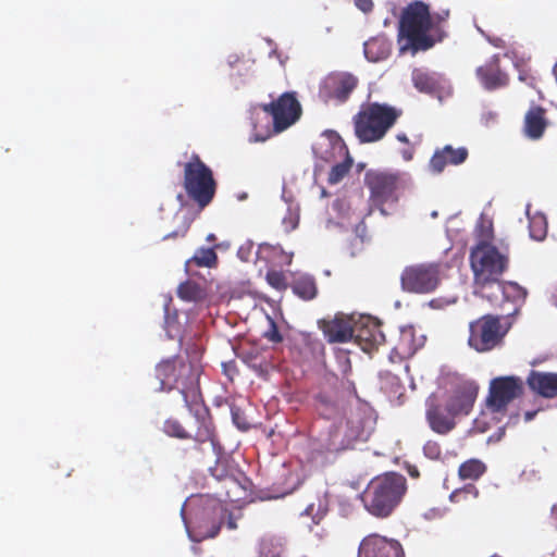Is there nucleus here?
<instances>
[{
	"label": "nucleus",
	"mask_w": 557,
	"mask_h": 557,
	"mask_svg": "<svg viewBox=\"0 0 557 557\" xmlns=\"http://www.w3.org/2000/svg\"><path fill=\"white\" fill-rule=\"evenodd\" d=\"M397 139L404 144H408L409 139L406 134L401 133L397 135Z\"/></svg>",
	"instance_id": "09e8293b"
},
{
	"label": "nucleus",
	"mask_w": 557,
	"mask_h": 557,
	"mask_svg": "<svg viewBox=\"0 0 557 557\" xmlns=\"http://www.w3.org/2000/svg\"><path fill=\"white\" fill-rule=\"evenodd\" d=\"M527 383L534 393L542 397H557V373L531 371Z\"/></svg>",
	"instance_id": "412c9836"
},
{
	"label": "nucleus",
	"mask_w": 557,
	"mask_h": 557,
	"mask_svg": "<svg viewBox=\"0 0 557 557\" xmlns=\"http://www.w3.org/2000/svg\"><path fill=\"white\" fill-rule=\"evenodd\" d=\"M163 431L166 435L171 437H176L180 440H188L193 438L197 443V449L200 450V446L203 443H199L195 438V433L191 434L182 425V423L176 419H168L163 424Z\"/></svg>",
	"instance_id": "c85d7f7f"
},
{
	"label": "nucleus",
	"mask_w": 557,
	"mask_h": 557,
	"mask_svg": "<svg viewBox=\"0 0 557 557\" xmlns=\"http://www.w3.org/2000/svg\"><path fill=\"white\" fill-rule=\"evenodd\" d=\"M283 552V545L274 539H262L260 542L259 553L261 557H282Z\"/></svg>",
	"instance_id": "f704fd0d"
},
{
	"label": "nucleus",
	"mask_w": 557,
	"mask_h": 557,
	"mask_svg": "<svg viewBox=\"0 0 557 557\" xmlns=\"http://www.w3.org/2000/svg\"><path fill=\"white\" fill-rule=\"evenodd\" d=\"M548 125L546 110L540 106H532L524 115L523 131L528 138L540 139Z\"/></svg>",
	"instance_id": "4be33fe9"
},
{
	"label": "nucleus",
	"mask_w": 557,
	"mask_h": 557,
	"mask_svg": "<svg viewBox=\"0 0 557 557\" xmlns=\"http://www.w3.org/2000/svg\"><path fill=\"white\" fill-rule=\"evenodd\" d=\"M358 557H405V550L398 540L370 533L361 540Z\"/></svg>",
	"instance_id": "4468645a"
},
{
	"label": "nucleus",
	"mask_w": 557,
	"mask_h": 557,
	"mask_svg": "<svg viewBox=\"0 0 557 557\" xmlns=\"http://www.w3.org/2000/svg\"><path fill=\"white\" fill-rule=\"evenodd\" d=\"M366 183L370 198L377 207L396 202L407 186L406 175L399 172H370L366 175Z\"/></svg>",
	"instance_id": "1a4fd4ad"
},
{
	"label": "nucleus",
	"mask_w": 557,
	"mask_h": 557,
	"mask_svg": "<svg viewBox=\"0 0 557 557\" xmlns=\"http://www.w3.org/2000/svg\"><path fill=\"white\" fill-rule=\"evenodd\" d=\"M267 282L274 288L282 290L285 289L286 284V276L282 271L276 270H270L267 273Z\"/></svg>",
	"instance_id": "c9c22d12"
},
{
	"label": "nucleus",
	"mask_w": 557,
	"mask_h": 557,
	"mask_svg": "<svg viewBox=\"0 0 557 557\" xmlns=\"http://www.w3.org/2000/svg\"><path fill=\"white\" fill-rule=\"evenodd\" d=\"M202 367L198 356L184 358L177 356L163 360L156 367V379L159 381L156 391L178 389L185 401V406L196 420L195 438L199 443H209L214 453L219 443L215 428L209 408L205 405L200 392V375Z\"/></svg>",
	"instance_id": "f257e3e1"
},
{
	"label": "nucleus",
	"mask_w": 557,
	"mask_h": 557,
	"mask_svg": "<svg viewBox=\"0 0 557 557\" xmlns=\"http://www.w3.org/2000/svg\"><path fill=\"white\" fill-rule=\"evenodd\" d=\"M313 509H314V505L313 504H310L304 511L302 515H307V516H312V519H313V522L315 524H319V521L322 519L324 512H321V513H317V515H313Z\"/></svg>",
	"instance_id": "37998d69"
},
{
	"label": "nucleus",
	"mask_w": 557,
	"mask_h": 557,
	"mask_svg": "<svg viewBox=\"0 0 557 557\" xmlns=\"http://www.w3.org/2000/svg\"><path fill=\"white\" fill-rule=\"evenodd\" d=\"M315 408L320 416L325 419H333L339 413V404L324 392L315 396Z\"/></svg>",
	"instance_id": "a878e982"
},
{
	"label": "nucleus",
	"mask_w": 557,
	"mask_h": 557,
	"mask_svg": "<svg viewBox=\"0 0 557 557\" xmlns=\"http://www.w3.org/2000/svg\"><path fill=\"white\" fill-rule=\"evenodd\" d=\"M552 515L555 519H557V504H555L552 508Z\"/></svg>",
	"instance_id": "8fccbe9b"
},
{
	"label": "nucleus",
	"mask_w": 557,
	"mask_h": 557,
	"mask_svg": "<svg viewBox=\"0 0 557 557\" xmlns=\"http://www.w3.org/2000/svg\"><path fill=\"white\" fill-rule=\"evenodd\" d=\"M224 522H226V527L228 530H236L237 523L235 517L226 509V517Z\"/></svg>",
	"instance_id": "c03bdc74"
},
{
	"label": "nucleus",
	"mask_w": 557,
	"mask_h": 557,
	"mask_svg": "<svg viewBox=\"0 0 557 557\" xmlns=\"http://www.w3.org/2000/svg\"><path fill=\"white\" fill-rule=\"evenodd\" d=\"M264 337L272 343H281L283 341V336L281 335L276 323L269 319V329L264 332Z\"/></svg>",
	"instance_id": "4c0bfd02"
},
{
	"label": "nucleus",
	"mask_w": 557,
	"mask_h": 557,
	"mask_svg": "<svg viewBox=\"0 0 557 557\" xmlns=\"http://www.w3.org/2000/svg\"><path fill=\"white\" fill-rule=\"evenodd\" d=\"M468 156L466 147L454 148L451 145H446L434 151L429 162V169L433 174H441L447 165L462 164Z\"/></svg>",
	"instance_id": "f3484780"
},
{
	"label": "nucleus",
	"mask_w": 557,
	"mask_h": 557,
	"mask_svg": "<svg viewBox=\"0 0 557 557\" xmlns=\"http://www.w3.org/2000/svg\"><path fill=\"white\" fill-rule=\"evenodd\" d=\"M207 239H208V240H212V239H214V235H213V234H210V235L208 236V238H207Z\"/></svg>",
	"instance_id": "3c124183"
},
{
	"label": "nucleus",
	"mask_w": 557,
	"mask_h": 557,
	"mask_svg": "<svg viewBox=\"0 0 557 557\" xmlns=\"http://www.w3.org/2000/svg\"><path fill=\"white\" fill-rule=\"evenodd\" d=\"M529 231L531 238L543 240L547 234V222L544 215L536 214L530 218Z\"/></svg>",
	"instance_id": "2f4dec72"
},
{
	"label": "nucleus",
	"mask_w": 557,
	"mask_h": 557,
	"mask_svg": "<svg viewBox=\"0 0 557 557\" xmlns=\"http://www.w3.org/2000/svg\"><path fill=\"white\" fill-rule=\"evenodd\" d=\"M189 230V223H184V225L166 235L163 236V239L178 238L184 237Z\"/></svg>",
	"instance_id": "ea45409f"
},
{
	"label": "nucleus",
	"mask_w": 557,
	"mask_h": 557,
	"mask_svg": "<svg viewBox=\"0 0 557 557\" xmlns=\"http://www.w3.org/2000/svg\"><path fill=\"white\" fill-rule=\"evenodd\" d=\"M226 517V507L220 500H203L191 519V528L195 533L196 541L212 539L216 536L224 523Z\"/></svg>",
	"instance_id": "9d476101"
},
{
	"label": "nucleus",
	"mask_w": 557,
	"mask_h": 557,
	"mask_svg": "<svg viewBox=\"0 0 557 557\" xmlns=\"http://www.w3.org/2000/svg\"><path fill=\"white\" fill-rule=\"evenodd\" d=\"M177 296L186 301H196L201 298V289L197 283L186 281L180 284Z\"/></svg>",
	"instance_id": "72a5a7b5"
},
{
	"label": "nucleus",
	"mask_w": 557,
	"mask_h": 557,
	"mask_svg": "<svg viewBox=\"0 0 557 557\" xmlns=\"http://www.w3.org/2000/svg\"><path fill=\"white\" fill-rule=\"evenodd\" d=\"M488 289H493L492 292H487V294L493 297L491 302L497 301L498 299L516 302L523 300L527 296L525 289L515 282H502L499 280Z\"/></svg>",
	"instance_id": "5701e85b"
},
{
	"label": "nucleus",
	"mask_w": 557,
	"mask_h": 557,
	"mask_svg": "<svg viewBox=\"0 0 557 557\" xmlns=\"http://www.w3.org/2000/svg\"><path fill=\"white\" fill-rule=\"evenodd\" d=\"M486 471V466L479 459H469L462 462L458 469V475L461 480H478Z\"/></svg>",
	"instance_id": "cd10ccee"
},
{
	"label": "nucleus",
	"mask_w": 557,
	"mask_h": 557,
	"mask_svg": "<svg viewBox=\"0 0 557 557\" xmlns=\"http://www.w3.org/2000/svg\"><path fill=\"white\" fill-rule=\"evenodd\" d=\"M358 85V78L350 73L333 72L320 84L319 97L325 102L344 103Z\"/></svg>",
	"instance_id": "ddd939ff"
},
{
	"label": "nucleus",
	"mask_w": 557,
	"mask_h": 557,
	"mask_svg": "<svg viewBox=\"0 0 557 557\" xmlns=\"http://www.w3.org/2000/svg\"><path fill=\"white\" fill-rule=\"evenodd\" d=\"M408 473L413 479H418L420 476V472H419L418 468L414 466L408 467Z\"/></svg>",
	"instance_id": "a18cd8bd"
},
{
	"label": "nucleus",
	"mask_w": 557,
	"mask_h": 557,
	"mask_svg": "<svg viewBox=\"0 0 557 557\" xmlns=\"http://www.w3.org/2000/svg\"><path fill=\"white\" fill-rule=\"evenodd\" d=\"M524 391V382L519 376H498L491 381L486 406L492 412H504L508 405L519 398Z\"/></svg>",
	"instance_id": "f8f14e48"
},
{
	"label": "nucleus",
	"mask_w": 557,
	"mask_h": 557,
	"mask_svg": "<svg viewBox=\"0 0 557 557\" xmlns=\"http://www.w3.org/2000/svg\"><path fill=\"white\" fill-rule=\"evenodd\" d=\"M183 187L200 211L208 207L215 196L218 184L213 171L197 153H191L184 164Z\"/></svg>",
	"instance_id": "423d86ee"
},
{
	"label": "nucleus",
	"mask_w": 557,
	"mask_h": 557,
	"mask_svg": "<svg viewBox=\"0 0 557 557\" xmlns=\"http://www.w3.org/2000/svg\"><path fill=\"white\" fill-rule=\"evenodd\" d=\"M424 455L430 459H438L442 454L441 446L436 442L429 441L423 446Z\"/></svg>",
	"instance_id": "58836bf2"
},
{
	"label": "nucleus",
	"mask_w": 557,
	"mask_h": 557,
	"mask_svg": "<svg viewBox=\"0 0 557 557\" xmlns=\"http://www.w3.org/2000/svg\"><path fill=\"white\" fill-rule=\"evenodd\" d=\"M407 493V480L398 472H385L373 478L363 492L364 508L376 518H387Z\"/></svg>",
	"instance_id": "7ed1b4c3"
},
{
	"label": "nucleus",
	"mask_w": 557,
	"mask_h": 557,
	"mask_svg": "<svg viewBox=\"0 0 557 557\" xmlns=\"http://www.w3.org/2000/svg\"><path fill=\"white\" fill-rule=\"evenodd\" d=\"M261 109L272 116L273 129L276 134L294 125L302 114V108L295 91L283 92L270 103L261 104Z\"/></svg>",
	"instance_id": "9b49d317"
},
{
	"label": "nucleus",
	"mask_w": 557,
	"mask_h": 557,
	"mask_svg": "<svg viewBox=\"0 0 557 557\" xmlns=\"http://www.w3.org/2000/svg\"><path fill=\"white\" fill-rule=\"evenodd\" d=\"M319 326L330 343H346L354 336V327L348 321L341 318L320 320Z\"/></svg>",
	"instance_id": "aec40b11"
},
{
	"label": "nucleus",
	"mask_w": 557,
	"mask_h": 557,
	"mask_svg": "<svg viewBox=\"0 0 557 557\" xmlns=\"http://www.w3.org/2000/svg\"><path fill=\"white\" fill-rule=\"evenodd\" d=\"M223 372L230 379L233 380L238 374V370L234 361L223 363Z\"/></svg>",
	"instance_id": "a19ab883"
},
{
	"label": "nucleus",
	"mask_w": 557,
	"mask_h": 557,
	"mask_svg": "<svg viewBox=\"0 0 557 557\" xmlns=\"http://www.w3.org/2000/svg\"><path fill=\"white\" fill-rule=\"evenodd\" d=\"M424 335H417V330L412 325L403 326L392 348L391 358L404 360L412 357L424 345Z\"/></svg>",
	"instance_id": "dca6fc26"
},
{
	"label": "nucleus",
	"mask_w": 557,
	"mask_h": 557,
	"mask_svg": "<svg viewBox=\"0 0 557 557\" xmlns=\"http://www.w3.org/2000/svg\"><path fill=\"white\" fill-rule=\"evenodd\" d=\"M357 342L364 343L362 346L363 350L371 349L374 345L380 344L381 339L383 338V334L377 330L375 325H373V329L370 330L369 327H354V336Z\"/></svg>",
	"instance_id": "bb28decb"
},
{
	"label": "nucleus",
	"mask_w": 557,
	"mask_h": 557,
	"mask_svg": "<svg viewBox=\"0 0 557 557\" xmlns=\"http://www.w3.org/2000/svg\"><path fill=\"white\" fill-rule=\"evenodd\" d=\"M536 412L537 411H527L524 413V420L525 421H531L535 417Z\"/></svg>",
	"instance_id": "de8ad7c7"
},
{
	"label": "nucleus",
	"mask_w": 557,
	"mask_h": 557,
	"mask_svg": "<svg viewBox=\"0 0 557 557\" xmlns=\"http://www.w3.org/2000/svg\"><path fill=\"white\" fill-rule=\"evenodd\" d=\"M359 435H360V431L358 430V431H356V432H355V435H354V436H355V437H359Z\"/></svg>",
	"instance_id": "603ef678"
},
{
	"label": "nucleus",
	"mask_w": 557,
	"mask_h": 557,
	"mask_svg": "<svg viewBox=\"0 0 557 557\" xmlns=\"http://www.w3.org/2000/svg\"><path fill=\"white\" fill-rule=\"evenodd\" d=\"M479 386L474 382L460 383L446 404L453 413L468 414L478 397Z\"/></svg>",
	"instance_id": "a211bd4d"
},
{
	"label": "nucleus",
	"mask_w": 557,
	"mask_h": 557,
	"mask_svg": "<svg viewBox=\"0 0 557 557\" xmlns=\"http://www.w3.org/2000/svg\"><path fill=\"white\" fill-rule=\"evenodd\" d=\"M403 111L386 103L362 106L354 116L355 135L360 143L381 140L401 116Z\"/></svg>",
	"instance_id": "39448f33"
},
{
	"label": "nucleus",
	"mask_w": 557,
	"mask_h": 557,
	"mask_svg": "<svg viewBox=\"0 0 557 557\" xmlns=\"http://www.w3.org/2000/svg\"><path fill=\"white\" fill-rule=\"evenodd\" d=\"M190 262L197 267L212 268L218 262V256L213 248H199L190 259Z\"/></svg>",
	"instance_id": "7c9ffc66"
},
{
	"label": "nucleus",
	"mask_w": 557,
	"mask_h": 557,
	"mask_svg": "<svg viewBox=\"0 0 557 557\" xmlns=\"http://www.w3.org/2000/svg\"><path fill=\"white\" fill-rule=\"evenodd\" d=\"M295 295L304 300H312L318 295L315 280L312 276L304 275L296 278L292 285Z\"/></svg>",
	"instance_id": "393cba45"
},
{
	"label": "nucleus",
	"mask_w": 557,
	"mask_h": 557,
	"mask_svg": "<svg viewBox=\"0 0 557 557\" xmlns=\"http://www.w3.org/2000/svg\"><path fill=\"white\" fill-rule=\"evenodd\" d=\"M351 166L352 160L349 157H347L343 162L333 165L329 173L327 182L331 185L339 183L349 173Z\"/></svg>",
	"instance_id": "473e14b6"
},
{
	"label": "nucleus",
	"mask_w": 557,
	"mask_h": 557,
	"mask_svg": "<svg viewBox=\"0 0 557 557\" xmlns=\"http://www.w3.org/2000/svg\"><path fill=\"white\" fill-rule=\"evenodd\" d=\"M441 265L436 262L416 263L406 267L400 275L403 290L413 294L433 293L441 284Z\"/></svg>",
	"instance_id": "6e6552de"
},
{
	"label": "nucleus",
	"mask_w": 557,
	"mask_h": 557,
	"mask_svg": "<svg viewBox=\"0 0 557 557\" xmlns=\"http://www.w3.org/2000/svg\"><path fill=\"white\" fill-rule=\"evenodd\" d=\"M509 331L504 318L484 314L469 324V346L478 352H486L499 347Z\"/></svg>",
	"instance_id": "0eeeda50"
},
{
	"label": "nucleus",
	"mask_w": 557,
	"mask_h": 557,
	"mask_svg": "<svg viewBox=\"0 0 557 557\" xmlns=\"http://www.w3.org/2000/svg\"><path fill=\"white\" fill-rule=\"evenodd\" d=\"M479 491L474 485H467L461 490L454 491L450 494V500L453 503H461L462 500H467L468 496L478 497Z\"/></svg>",
	"instance_id": "e433bc0d"
},
{
	"label": "nucleus",
	"mask_w": 557,
	"mask_h": 557,
	"mask_svg": "<svg viewBox=\"0 0 557 557\" xmlns=\"http://www.w3.org/2000/svg\"><path fill=\"white\" fill-rule=\"evenodd\" d=\"M355 5L363 13H369L373 10L374 3L372 0H355Z\"/></svg>",
	"instance_id": "79ce46f5"
},
{
	"label": "nucleus",
	"mask_w": 557,
	"mask_h": 557,
	"mask_svg": "<svg viewBox=\"0 0 557 557\" xmlns=\"http://www.w3.org/2000/svg\"><path fill=\"white\" fill-rule=\"evenodd\" d=\"M456 413L448 410V405L437 403L434 396L429 397L426 401L425 418L431 430L437 434L445 435L456 426Z\"/></svg>",
	"instance_id": "2eb2a0df"
},
{
	"label": "nucleus",
	"mask_w": 557,
	"mask_h": 557,
	"mask_svg": "<svg viewBox=\"0 0 557 557\" xmlns=\"http://www.w3.org/2000/svg\"><path fill=\"white\" fill-rule=\"evenodd\" d=\"M449 9L431 12L429 4L417 0L404 8L399 18V38L406 40L401 51H426L448 37Z\"/></svg>",
	"instance_id": "f03ea898"
},
{
	"label": "nucleus",
	"mask_w": 557,
	"mask_h": 557,
	"mask_svg": "<svg viewBox=\"0 0 557 557\" xmlns=\"http://www.w3.org/2000/svg\"><path fill=\"white\" fill-rule=\"evenodd\" d=\"M476 75L482 85L488 90L505 87L509 82L508 75L500 70L497 55H494L484 65L478 67Z\"/></svg>",
	"instance_id": "6ab92c4d"
},
{
	"label": "nucleus",
	"mask_w": 557,
	"mask_h": 557,
	"mask_svg": "<svg viewBox=\"0 0 557 557\" xmlns=\"http://www.w3.org/2000/svg\"><path fill=\"white\" fill-rule=\"evenodd\" d=\"M470 265L473 272L475 294L492 301L493 297L487 294V289L493 287L507 271L508 253L499 251L497 247L486 240H481L471 249Z\"/></svg>",
	"instance_id": "20e7f679"
},
{
	"label": "nucleus",
	"mask_w": 557,
	"mask_h": 557,
	"mask_svg": "<svg viewBox=\"0 0 557 557\" xmlns=\"http://www.w3.org/2000/svg\"><path fill=\"white\" fill-rule=\"evenodd\" d=\"M314 535L319 539V540H323L324 537L327 536V532L324 530V529H321L320 531H315L314 532Z\"/></svg>",
	"instance_id": "49530a36"
},
{
	"label": "nucleus",
	"mask_w": 557,
	"mask_h": 557,
	"mask_svg": "<svg viewBox=\"0 0 557 557\" xmlns=\"http://www.w3.org/2000/svg\"><path fill=\"white\" fill-rule=\"evenodd\" d=\"M364 55L371 62L386 59L391 53L388 41L382 37H373L364 42Z\"/></svg>",
	"instance_id": "b1692460"
},
{
	"label": "nucleus",
	"mask_w": 557,
	"mask_h": 557,
	"mask_svg": "<svg viewBox=\"0 0 557 557\" xmlns=\"http://www.w3.org/2000/svg\"><path fill=\"white\" fill-rule=\"evenodd\" d=\"M412 82L414 87L423 92H433L438 87L436 78L422 70L412 72Z\"/></svg>",
	"instance_id": "c756f323"
}]
</instances>
